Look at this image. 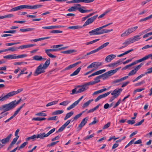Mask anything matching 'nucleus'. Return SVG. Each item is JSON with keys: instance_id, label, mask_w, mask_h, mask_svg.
I'll return each instance as SVG.
<instances>
[{"instance_id": "864d4df0", "label": "nucleus", "mask_w": 152, "mask_h": 152, "mask_svg": "<svg viewBox=\"0 0 152 152\" xmlns=\"http://www.w3.org/2000/svg\"><path fill=\"white\" fill-rule=\"evenodd\" d=\"M59 142V141H57L56 142H51V143L48 144L47 145V147H52L56 144L57 143H58Z\"/></svg>"}, {"instance_id": "a18cd8bd", "label": "nucleus", "mask_w": 152, "mask_h": 152, "mask_svg": "<svg viewBox=\"0 0 152 152\" xmlns=\"http://www.w3.org/2000/svg\"><path fill=\"white\" fill-rule=\"evenodd\" d=\"M46 119V118H40L39 117L34 118L32 119V120H35L36 121H40L45 120Z\"/></svg>"}, {"instance_id": "ddd939ff", "label": "nucleus", "mask_w": 152, "mask_h": 152, "mask_svg": "<svg viewBox=\"0 0 152 152\" xmlns=\"http://www.w3.org/2000/svg\"><path fill=\"white\" fill-rule=\"evenodd\" d=\"M83 96H82L78 100L75 102L74 103H73L72 104L70 105L69 107H68L67 108V110H70L72 109L74 107L78 104L80 101L82 100V99L83 98Z\"/></svg>"}, {"instance_id": "2eb2a0df", "label": "nucleus", "mask_w": 152, "mask_h": 152, "mask_svg": "<svg viewBox=\"0 0 152 152\" xmlns=\"http://www.w3.org/2000/svg\"><path fill=\"white\" fill-rule=\"evenodd\" d=\"M78 87H80L81 88H79L77 91L76 94L80 93L85 91V90L87 89L88 87H87L86 84L82 86H78Z\"/></svg>"}, {"instance_id": "58836bf2", "label": "nucleus", "mask_w": 152, "mask_h": 152, "mask_svg": "<svg viewBox=\"0 0 152 152\" xmlns=\"http://www.w3.org/2000/svg\"><path fill=\"white\" fill-rule=\"evenodd\" d=\"M93 100V99H91L89 100L87 102L84 103L83 106L82 107L83 108H84L88 106L89 104L91 103V102H92Z\"/></svg>"}, {"instance_id": "49530a36", "label": "nucleus", "mask_w": 152, "mask_h": 152, "mask_svg": "<svg viewBox=\"0 0 152 152\" xmlns=\"http://www.w3.org/2000/svg\"><path fill=\"white\" fill-rule=\"evenodd\" d=\"M28 142L27 141L24 142L23 144H21L20 147H19V150H20V149L24 148L25 146L28 143Z\"/></svg>"}, {"instance_id": "0e129e2a", "label": "nucleus", "mask_w": 152, "mask_h": 152, "mask_svg": "<svg viewBox=\"0 0 152 152\" xmlns=\"http://www.w3.org/2000/svg\"><path fill=\"white\" fill-rule=\"evenodd\" d=\"M134 65V64L132 62V63H131L127 65L126 66H125L124 67V68H123V69H122V70H126V69H127L129 67L132 66Z\"/></svg>"}, {"instance_id": "6e6d98bb", "label": "nucleus", "mask_w": 152, "mask_h": 152, "mask_svg": "<svg viewBox=\"0 0 152 152\" xmlns=\"http://www.w3.org/2000/svg\"><path fill=\"white\" fill-rule=\"evenodd\" d=\"M58 119V117L57 116H55L50 117L48 119V121H51V120L56 121Z\"/></svg>"}, {"instance_id": "6e6552de", "label": "nucleus", "mask_w": 152, "mask_h": 152, "mask_svg": "<svg viewBox=\"0 0 152 152\" xmlns=\"http://www.w3.org/2000/svg\"><path fill=\"white\" fill-rule=\"evenodd\" d=\"M98 15H96L88 18L83 24V27H85L93 23L98 17Z\"/></svg>"}, {"instance_id": "052dcab7", "label": "nucleus", "mask_w": 152, "mask_h": 152, "mask_svg": "<svg viewBox=\"0 0 152 152\" xmlns=\"http://www.w3.org/2000/svg\"><path fill=\"white\" fill-rule=\"evenodd\" d=\"M136 72L134 69L131 71L128 74V76H130L135 74Z\"/></svg>"}, {"instance_id": "09e8293b", "label": "nucleus", "mask_w": 152, "mask_h": 152, "mask_svg": "<svg viewBox=\"0 0 152 152\" xmlns=\"http://www.w3.org/2000/svg\"><path fill=\"white\" fill-rule=\"evenodd\" d=\"M27 56L26 54H21L20 55L16 56H15L16 59L19 58L26 57Z\"/></svg>"}, {"instance_id": "e2e57ef3", "label": "nucleus", "mask_w": 152, "mask_h": 152, "mask_svg": "<svg viewBox=\"0 0 152 152\" xmlns=\"http://www.w3.org/2000/svg\"><path fill=\"white\" fill-rule=\"evenodd\" d=\"M16 32V30H9L7 31H4L3 32V33H9L11 34H14Z\"/></svg>"}, {"instance_id": "a19ab883", "label": "nucleus", "mask_w": 152, "mask_h": 152, "mask_svg": "<svg viewBox=\"0 0 152 152\" xmlns=\"http://www.w3.org/2000/svg\"><path fill=\"white\" fill-rule=\"evenodd\" d=\"M152 18V14L149 15V16H148V17H147L145 18L142 19H140L139 20V21L140 22H142L143 21H146L148 20L149 19H150Z\"/></svg>"}, {"instance_id": "0eeeda50", "label": "nucleus", "mask_w": 152, "mask_h": 152, "mask_svg": "<svg viewBox=\"0 0 152 152\" xmlns=\"http://www.w3.org/2000/svg\"><path fill=\"white\" fill-rule=\"evenodd\" d=\"M97 31L96 32L97 33L96 35L101 34L104 33L110 32L113 31V29L108 30L106 29H103L102 30L100 27L96 28Z\"/></svg>"}, {"instance_id": "473e14b6", "label": "nucleus", "mask_w": 152, "mask_h": 152, "mask_svg": "<svg viewBox=\"0 0 152 152\" xmlns=\"http://www.w3.org/2000/svg\"><path fill=\"white\" fill-rule=\"evenodd\" d=\"M81 69V68L79 67L76 70L70 75L71 77L77 75L78 74Z\"/></svg>"}, {"instance_id": "cd10ccee", "label": "nucleus", "mask_w": 152, "mask_h": 152, "mask_svg": "<svg viewBox=\"0 0 152 152\" xmlns=\"http://www.w3.org/2000/svg\"><path fill=\"white\" fill-rule=\"evenodd\" d=\"M76 10H78L79 11H80L82 10L80 8H77L76 7H75V6H72L68 9L67 11L69 12H72L75 11Z\"/></svg>"}, {"instance_id": "9b49d317", "label": "nucleus", "mask_w": 152, "mask_h": 152, "mask_svg": "<svg viewBox=\"0 0 152 152\" xmlns=\"http://www.w3.org/2000/svg\"><path fill=\"white\" fill-rule=\"evenodd\" d=\"M75 7H76L77 8H80L82 10L80 11H79L80 12L82 13H87L89 12H90L92 11V9H91L90 10H84L83 9H85V7L84 6L81 7V5L78 4H75Z\"/></svg>"}, {"instance_id": "c85d7f7f", "label": "nucleus", "mask_w": 152, "mask_h": 152, "mask_svg": "<svg viewBox=\"0 0 152 152\" xmlns=\"http://www.w3.org/2000/svg\"><path fill=\"white\" fill-rule=\"evenodd\" d=\"M147 59V58L146 56H145V57L135 61L133 62V63L134 65L140 62L143 61H144Z\"/></svg>"}, {"instance_id": "3c124183", "label": "nucleus", "mask_w": 152, "mask_h": 152, "mask_svg": "<svg viewBox=\"0 0 152 152\" xmlns=\"http://www.w3.org/2000/svg\"><path fill=\"white\" fill-rule=\"evenodd\" d=\"M50 33L54 34H58L62 33L63 32V31H62L60 30H53L52 31H50Z\"/></svg>"}, {"instance_id": "2f4dec72", "label": "nucleus", "mask_w": 152, "mask_h": 152, "mask_svg": "<svg viewBox=\"0 0 152 152\" xmlns=\"http://www.w3.org/2000/svg\"><path fill=\"white\" fill-rule=\"evenodd\" d=\"M82 27V26L77 25L69 26L68 28L75 30L80 29Z\"/></svg>"}, {"instance_id": "bb28decb", "label": "nucleus", "mask_w": 152, "mask_h": 152, "mask_svg": "<svg viewBox=\"0 0 152 152\" xmlns=\"http://www.w3.org/2000/svg\"><path fill=\"white\" fill-rule=\"evenodd\" d=\"M47 137L48 136L47 134H45V133L44 132L42 133H40L37 134V135H36V137L37 138H40V139H43L44 137Z\"/></svg>"}, {"instance_id": "dca6fc26", "label": "nucleus", "mask_w": 152, "mask_h": 152, "mask_svg": "<svg viewBox=\"0 0 152 152\" xmlns=\"http://www.w3.org/2000/svg\"><path fill=\"white\" fill-rule=\"evenodd\" d=\"M102 63V62H93L88 66L87 67V68L89 69L95 67H96V68H98L99 66L101 65Z\"/></svg>"}, {"instance_id": "412c9836", "label": "nucleus", "mask_w": 152, "mask_h": 152, "mask_svg": "<svg viewBox=\"0 0 152 152\" xmlns=\"http://www.w3.org/2000/svg\"><path fill=\"white\" fill-rule=\"evenodd\" d=\"M128 78V76H125L120 79H118L113 81L112 82V83L113 84H115L117 83H118L125 80L126 79H127Z\"/></svg>"}, {"instance_id": "7c9ffc66", "label": "nucleus", "mask_w": 152, "mask_h": 152, "mask_svg": "<svg viewBox=\"0 0 152 152\" xmlns=\"http://www.w3.org/2000/svg\"><path fill=\"white\" fill-rule=\"evenodd\" d=\"M122 62V60L120 59L117 61L116 62L110 64L108 65V66L109 67H113L115 66L117 64H119V63Z\"/></svg>"}, {"instance_id": "338daca9", "label": "nucleus", "mask_w": 152, "mask_h": 152, "mask_svg": "<svg viewBox=\"0 0 152 152\" xmlns=\"http://www.w3.org/2000/svg\"><path fill=\"white\" fill-rule=\"evenodd\" d=\"M110 125V123L109 122L107 123L103 127V129H107L108 128Z\"/></svg>"}, {"instance_id": "603ef678", "label": "nucleus", "mask_w": 152, "mask_h": 152, "mask_svg": "<svg viewBox=\"0 0 152 152\" xmlns=\"http://www.w3.org/2000/svg\"><path fill=\"white\" fill-rule=\"evenodd\" d=\"M94 134H91L89 136H87L85 137L84 138V140H89L90 138H92L94 137Z\"/></svg>"}, {"instance_id": "f3484780", "label": "nucleus", "mask_w": 152, "mask_h": 152, "mask_svg": "<svg viewBox=\"0 0 152 152\" xmlns=\"http://www.w3.org/2000/svg\"><path fill=\"white\" fill-rule=\"evenodd\" d=\"M111 93V91H109L104 94L99 96L96 99H95V102H97L99 100L102 98H104L108 95Z\"/></svg>"}, {"instance_id": "de8ad7c7", "label": "nucleus", "mask_w": 152, "mask_h": 152, "mask_svg": "<svg viewBox=\"0 0 152 152\" xmlns=\"http://www.w3.org/2000/svg\"><path fill=\"white\" fill-rule=\"evenodd\" d=\"M100 76L101 77V78H102V77H104L103 78V79L104 80L109 76L108 73H107V72L102 75H100Z\"/></svg>"}, {"instance_id": "72a5a7b5", "label": "nucleus", "mask_w": 152, "mask_h": 152, "mask_svg": "<svg viewBox=\"0 0 152 152\" xmlns=\"http://www.w3.org/2000/svg\"><path fill=\"white\" fill-rule=\"evenodd\" d=\"M81 69V68L79 67L76 70L70 75L71 77L77 75L78 74Z\"/></svg>"}, {"instance_id": "aec40b11", "label": "nucleus", "mask_w": 152, "mask_h": 152, "mask_svg": "<svg viewBox=\"0 0 152 152\" xmlns=\"http://www.w3.org/2000/svg\"><path fill=\"white\" fill-rule=\"evenodd\" d=\"M148 71L145 72L144 73L141 74L140 75L138 76L137 78L138 79V80L140 79L142 77L144 76L145 75L148 74H150L152 73V69L151 68H150L147 69Z\"/></svg>"}, {"instance_id": "9d476101", "label": "nucleus", "mask_w": 152, "mask_h": 152, "mask_svg": "<svg viewBox=\"0 0 152 152\" xmlns=\"http://www.w3.org/2000/svg\"><path fill=\"white\" fill-rule=\"evenodd\" d=\"M42 6V5L41 4H36L33 6L23 5L24 9H28L31 10L36 9L40 8Z\"/></svg>"}, {"instance_id": "5fc2aeb1", "label": "nucleus", "mask_w": 152, "mask_h": 152, "mask_svg": "<svg viewBox=\"0 0 152 152\" xmlns=\"http://www.w3.org/2000/svg\"><path fill=\"white\" fill-rule=\"evenodd\" d=\"M94 121L89 124V125H91L93 124H94L98 121V120H97V118L96 117L94 118Z\"/></svg>"}, {"instance_id": "4c0bfd02", "label": "nucleus", "mask_w": 152, "mask_h": 152, "mask_svg": "<svg viewBox=\"0 0 152 152\" xmlns=\"http://www.w3.org/2000/svg\"><path fill=\"white\" fill-rule=\"evenodd\" d=\"M64 112V111L62 110H57L52 113L53 115H55L58 114H60Z\"/></svg>"}, {"instance_id": "a211bd4d", "label": "nucleus", "mask_w": 152, "mask_h": 152, "mask_svg": "<svg viewBox=\"0 0 152 152\" xmlns=\"http://www.w3.org/2000/svg\"><path fill=\"white\" fill-rule=\"evenodd\" d=\"M116 57L115 55L111 54L107 56L105 59V61L107 62H110L111 61Z\"/></svg>"}, {"instance_id": "8fccbe9b", "label": "nucleus", "mask_w": 152, "mask_h": 152, "mask_svg": "<svg viewBox=\"0 0 152 152\" xmlns=\"http://www.w3.org/2000/svg\"><path fill=\"white\" fill-rule=\"evenodd\" d=\"M99 40V39H96L95 40H93V41L89 42H87L86 43V45H88L90 44H92Z\"/></svg>"}, {"instance_id": "4d7b16f0", "label": "nucleus", "mask_w": 152, "mask_h": 152, "mask_svg": "<svg viewBox=\"0 0 152 152\" xmlns=\"http://www.w3.org/2000/svg\"><path fill=\"white\" fill-rule=\"evenodd\" d=\"M106 71L105 69H103L99 70L96 72V75L101 74Z\"/></svg>"}, {"instance_id": "1a4fd4ad", "label": "nucleus", "mask_w": 152, "mask_h": 152, "mask_svg": "<svg viewBox=\"0 0 152 152\" xmlns=\"http://www.w3.org/2000/svg\"><path fill=\"white\" fill-rule=\"evenodd\" d=\"M122 89L121 88H116L113 90L111 93V94L115 98H117L120 94Z\"/></svg>"}, {"instance_id": "13d9d810", "label": "nucleus", "mask_w": 152, "mask_h": 152, "mask_svg": "<svg viewBox=\"0 0 152 152\" xmlns=\"http://www.w3.org/2000/svg\"><path fill=\"white\" fill-rule=\"evenodd\" d=\"M36 115L39 116H45L47 115L46 113L43 112H39L36 114Z\"/></svg>"}, {"instance_id": "680f3d73", "label": "nucleus", "mask_w": 152, "mask_h": 152, "mask_svg": "<svg viewBox=\"0 0 152 152\" xmlns=\"http://www.w3.org/2000/svg\"><path fill=\"white\" fill-rule=\"evenodd\" d=\"M36 135L34 134L31 137H28L26 139V141L29 140L31 139H33L36 138Z\"/></svg>"}, {"instance_id": "423d86ee", "label": "nucleus", "mask_w": 152, "mask_h": 152, "mask_svg": "<svg viewBox=\"0 0 152 152\" xmlns=\"http://www.w3.org/2000/svg\"><path fill=\"white\" fill-rule=\"evenodd\" d=\"M137 28L138 26H137L129 28L127 30H126L124 33L122 34L121 35V37H123L128 35L133 32L136 31Z\"/></svg>"}, {"instance_id": "f03ea898", "label": "nucleus", "mask_w": 152, "mask_h": 152, "mask_svg": "<svg viewBox=\"0 0 152 152\" xmlns=\"http://www.w3.org/2000/svg\"><path fill=\"white\" fill-rule=\"evenodd\" d=\"M50 64V59L49 58L45 62L44 64H40L36 69L34 75L37 76L42 73L45 72V70L46 69Z\"/></svg>"}, {"instance_id": "e433bc0d", "label": "nucleus", "mask_w": 152, "mask_h": 152, "mask_svg": "<svg viewBox=\"0 0 152 152\" xmlns=\"http://www.w3.org/2000/svg\"><path fill=\"white\" fill-rule=\"evenodd\" d=\"M100 105V104H99L96 106L94 107V108L90 110L87 112V113L88 114V113H91L94 112L95 110H96L98 108Z\"/></svg>"}, {"instance_id": "20e7f679", "label": "nucleus", "mask_w": 152, "mask_h": 152, "mask_svg": "<svg viewBox=\"0 0 152 152\" xmlns=\"http://www.w3.org/2000/svg\"><path fill=\"white\" fill-rule=\"evenodd\" d=\"M139 34L140 35H137L134 36L132 38H131L128 39L127 40V42L125 43L126 44V46H127L129 44L139 40L140 39V38L139 37L142 34H141L140 33H139Z\"/></svg>"}, {"instance_id": "39448f33", "label": "nucleus", "mask_w": 152, "mask_h": 152, "mask_svg": "<svg viewBox=\"0 0 152 152\" xmlns=\"http://www.w3.org/2000/svg\"><path fill=\"white\" fill-rule=\"evenodd\" d=\"M109 42H106L103 44L99 46L98 48H97L96 49L94 50L89 53H87L85 55V56L89 55L98 52L99 50L109 45Z\"/></svg>"}, {"instance_id": "69168bd1", "label": "nucleus", "mask_w": 152, "mask_h": 152, "mask_svg": "<svg viewBox=\"0 0 152 152\" xmlns=\"http://www.w3.org/2000/svg\"><path fill=\"white\" fill-rule=\"evenodd\" d=\"M101 78L100 75H99L94 78V81L96 83H98L100 81V79Z\"/></svg>"}, {"instance_id": "4be33fe9", "label": "nucleus", "mask_w": 152, "mask_h": 152, "mask_svg": "<svg viewBox=\"0 0 152 152\" xmlns=\"http://www.w3.org/2000/svg\"><path fill=\"white\" fill-rule=\"evenodd\" d=\"M33 59L37 61H41L42 60H45L46 59L45 58H42L41 56L36 55L33 57Z\"/></svg>"}, {"instance_id": "c756f323", "label": "nucleus", "mask_w": 152, "mask_h": 152, "mask_svg": "<svg viewBox=\"0 0 152 152\" xmlns=\"http://www.w3.org/2000/svg\"><path fill=\"white\" fill-rule=\"evenodd\" d=\"M62 45H54L50 47L51 48H53V49L56 50V51H58L60 50L61 49H60L59 48L61 46H62Z\"/></svg>"}, {"instance_id": "f257e3e1", "label": "nucleus", "mask_w": 152, "mask_h": 152, "mask_svg": "<svg viewBox=\"0 0 152 152\" xmlns=\"http://www.w3.org/2000/svg\"><path fill=\"white\" fill-rule=\"evenodd\" d=\"M21 99H20L17 101L14 100L8 104L2 105L0 107V110L2 111L1 114L4 112L9 111L14 109L16 106L21 101Z\"/></svg>"}, {"instance_id": "774afa93", "label": "nucleus", "mask_w": 152, "mask_h": 152, "mask_svg": "<svg viewBox=\"0 0 152 152\" xmlns=\"http://www.w3.org/2000/svg\"><path fill=\"white\" fill-rule=\"evenodd\" d=\"M143 64L142 63H141L139 65L137 66L135 68L134 70L137 71L141 67V66L143 65Z\"/></svg>"}, {"instance_id": "393cba45", "label": "nucleus", "mask_w": 152, "mask_h": 152, "mask_svg": "<svg viewBox=\"0 0 152 152\" xmlns=\"http://www.w3.org/2000/svg\"><path fill=\"white\" fill-rule=\"evenodd\" d=\"M4 58L7 59L9 60L15 59V54L3 56Z\"/></svg>"}, {"instance_id": "ea45409f", "label": "nucleus", "mask_w": 152, "mask_h": 152, "mask_svg": "<svg viewBox=\"0 0 152 152\" xmlns=\"http://www.w3.org/2000/svg\"><path fill=\"white\" fill-rule=\"evenodd\" d=\"M116 72V71L115 69L112 70L110 71H109L108 72H107V73H108V75L109 76H110L113 75Z\"/></svg>"}, {"instance_id": "4468645a", "label": "nucleus", "mask_w": 152, "mask_h": 152, "mask_svg": "<svg viewBox=\"0 0 152 152\" xmlns=\"http://www.w3.org/2000/svg\"><path fill=\"white\" fill-rule=\"evenodd\" d=\"M56 50L52 49H48L45 50V53L50 57L51 58H56V56L53 55L50 53V52H56Z\"/></svg>"}, {"instance_id": "a878e982", "label": "nucleus", "mask_w": 152, "mask_h": 152, "mask_svg": "<svg viewBox=\"0 0 152 152\" xmlns=\"http://www.w3.org/2000/svg\"><path fill=\"white\" fill-rule=\"evenodd\" d=\"M24 9L23 5H20L16 7H14L10 10V11H15Z\"/></svg>"}, {"instance_id": "c03bdc74", "label": "nucleus", "mask_w": 152, "mask_h": 152, "mask_svg": "<svg viewBox=\"0 0 152 152\" xmlns=\"http://www.w3.org/2000/svg\"><path fill=\"white\" fill-rule=\"evenodd\" d=\"M97 31L96 29L93 30L91 31H90L89 32V33L90 35H96L97 34V33L96 32V31Z\"/></svg>"}, {"instance_id": "5701e85b", "label": "nucleus", "mask_w": 152, "mask_h": 152, "mask_svg": "<svg viewBox=\"0 0 152 152\" xmlns=\"http://www.w3.org/2000/svg\"><path fill=\"white\" fill-rule=\"evenodd\" d=\"M35 45L32 44H30L28 45H21L19 46L18 47V49H23L25 48H29L30 47H33Z\"/></svg>"}, {"instance_id": "b1692460", "label": "nucleus", "mask_w": 152, "mask_h": 152, "mask_svg": "<svg viewBox=\"0 0 152 152\" xmlns=\"http://www.w3.org/2000/svg\"><path fill=\"white\" fill-rule=\"evenodd\" d=\"M18 49V47H10L8 48L3 50V52L8 51H10L12 52H14L17 50Z\"/></svg>"}, {"instance_id": "f8f14e48", "label": "nucleus", "mask_w": 152, "mask_h": 152, "mask_svg": "<svg viewBox=\"0 0 152 152\" xmlns=\"http://www.w3.org/2000/svg\"><path fill=\"white\" fill-rule=\"evenodd\" d=\"M88 120L87 117H86L83 118L81 121L79 125L78 126L77 128L78 130H80L81 129L82 127L84 126L87 123Z\"/></svg>"}, {"instance_id": "79ce46f5", "label": "nucleus", "mask_w": 152, "mask_h": 152, "mask_svg": "<svg viewBox=\"0 0 152 152\" xmlns=\"http://www.w3.org/2000/svg\"><path fill=\"white\" fill-rule=\"evenodd\" d=\"M70 101L69 100H66L65 101H64L61 103H60L59 104L60 105H63V106H66L69 103H70Z\"/></svg>"}, {"instance_id": "f704fd0d", "label": "nucleus", "mask_w": 152, "mask_h": 152, "mask_svg": "<svg viewBox=\"0 0 152 152\" xmlns=\"http://www.w3.org/2000/svg\"><path fill=\"white\" fill-rule=\"evenodd\" d=\"M73 113L74 112L73 111H71L67 113L64 117V120H67L68 118L71 117L73 115Z\"/></svg>"}, {"instance_id": "6ab92c4d", "label": "nucleus", "mask_w": 152, "mask_h": 152, "mask_svg": "<svg viewBox=\"0 0 152 152\" xmlns=\"http://www.w3.org/2000/svg\"><path fill=\"white\" fill-rule=\"evenodd\" d=\"M12 134H10L6 138L3 139L1 141L2 144H5L8 142L12 137Z\"/></svg>"}, {"instance_id": "37998d69", "label": "nucleus", "mask_w": 152, "mask_h": 152, "mask_svg": "<svg viewBox=\"0 0 152 152\" xmlns=\"http://www.w3.org/2000/svg\"><path fill=\"white\" fill-rule=\"evenodd\" d=\"M58 102V101H53L52 102H50L48 103V104H47L46 105V106L48 107L50 106H51L54 104H57Z\"/></svg>"}, {"instance_id": "7ed1b4c3", "label": "nucleus", "mask_w": 152, "mask_h": 152, "mask_svg": "<svg viewBox=\"0 0 152 152\" xmlns=\"http://www.w3.org/2000/svg\"><path fill=\"white\" fill-rule=\"evenodd\" d=\"M23 90V88H20L18 89L17 91H13L10 92L6 95H4L3 94L1 96H0V101L3 102L9 98L10 97H12L19 93L21 92Z\"/></svg>"}, {"instance_id": "bf43d9fd", "label": "nucleus", "mask_w": 152, "mask_h": 152, "mask_svg": "<svg viewBox=\"0 0 152 152\" xmlns=\"http://www.w3.org/2000/svg\"><path fill=\"white\" fill-rule=\"evenodd\" d=\"M65 127L63 125L56 132V133L62 132L65 128Z\"/></svg>"}, {"instance_id": "c9c22d12", "label": "nucleus", "mask_w": 152, "mask_h": 152, "mask_svg": "<svg viewBox=\"0 0 152 152\" xmlns=\"http://www.w3.org/2000/svg\"><path fill=\"white\" fill-rule=\"evenodd\" d=\"M75 52L76 50H69L66 51H61V53L64 54H69Z\"/></svg>"}]
</instances>
